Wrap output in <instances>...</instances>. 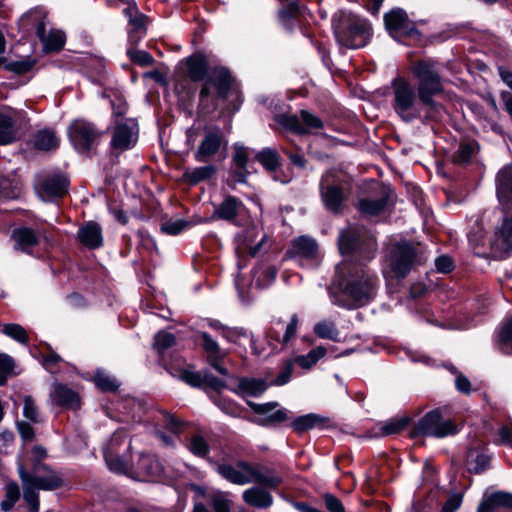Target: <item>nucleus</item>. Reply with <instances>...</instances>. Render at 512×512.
Instances as JSON below:
<instances>
[{"mask_svg": "<svg viewBox=\"0 0 512 512\" xmlns=\"http://www.w3.org/2000/svg\"><path fill=\"white\" fill-rule=\"evenodd\" d=\"M379 279L362 262H343L336 266L332 287L346 296L352 303L339 299L331 293L332 303L351 309L369 303L377 293Z\"/></svg>", "mask_w": 512, "mask_h": 512, "instance_id": "f257e3e1", "label": "nucleus"}, {"mask_svg": "<svg viewBox=\"0 0 512 512\" xmlns=\"http://www.w3.org/2000/svg\"><path fill=\"white\" fill-rule=\"evenodd\" d=\"M216 471L225 480L239 486L255 483L276 488L282 483V478L273 469L258 462L239 460L235 464L221 463Z\"/></svg>", "mask_w": 512, "mask_h": 512, "instance_id": "f03ea898", "label": "nucleus"}, {"mask_svg": "<svg viewBox=\"0 0 512 512\" xmlns=\"http://www.w3.org/2000/svg\"><path fill=\"white\" fill-rule=\"evenodd\" d=\"M411 72L417 79V93L428 112H439L441 107L433 97L443 91L441 68L437 61L427 58L414 62Z\"/></svg>", "mask_w": 512, "mask_h": 512, "instance_id": "7ed1b4c3", "label": "nucleus"}, {"mask_svg": "<svg viewBox=\"0 0 512 512\" xmlns=\"http://www.w3.org/2000/svg\"><path fill=\"white\" fill-rule=\"evenodd\" d=\"M20 24L26 31L35 30L45 52H56L63 48L66 40L65 34L58 29H47L49 21L47 11L43 7L29 10L20 18Z\"/></svg>", "mask_w": 512, "mask_h": 512, "instance_id": "20e7f679", "label": "nucleus"}, {"mask_svg": "<svg viewBox=\"0 0 512 512\" xmlns=\"http://www.w3.org/2000/svg\"><path fill=\"white\" fill-rule=\"evenodd\" d=\"M392 108L395 113L404 121L412 122L419 118L424 105L414 87L403 78H396L392 81ZM428 114H430L427 111Z\"/></svg>", "mask_w": 512, "mask_h": 512, "instance_id": "39448f33", "label": "nucleus"}, {"mask_svg": "<svg viewBox=\"0 0 512 512\" xmlns=\"http://www.w3.org/2000/svg\"><path fill=\"white\" fill-rule=\"evenodd\" d=\"M338 245L343 255L355 253L363 261L373 259L377 250V243L373 234L358 226H351L341 231Z\"/></svg>", "mask_w": 512, "mask_h": 512, "instance_id": "423d86ee", "label": "nucleus"}, {"mask_svg": "<svg viewBox=\"0 0 512 512\" xmlns=\"http://www.w3.org/2000/svg\"><path fill=\"white\" fill-rule=\"evenodd\" d=\"M334 34L339 45L359 49L370 41L372 29L366 19L352 15L334 27Z\"/></svg>", "mask_w": 512, "mask_h": 512, "instance_id": "0eeeda50", "label": "nucleus"}, {"mask_svg": "<svg viewBox=\"0 0 512 512\" xmlns=\"http://www.w3.org/2000/svg\"><path fill=\"white\" fill-rule=\"evenodd\" d=\"M18 473L23 489L26 485L35 493H38L39 490L52 491L63 485L61 476L41 462H36L30 472L26 471L22 464H19Z\"/></svg>", "mask_w": 512, "mask_h": 512, "instance_id": "6e6552de", "label": "nucleus"}, {"mask_svg": "<svg viewBox=\"0 0 512 512\" xmlns=\"http://www.w3.org/2000/svg\"><path fill=\"white\" fill-rule=\"evenodd\" d=\"M127 434L122 431H116L107 445L103 449L104 459L108 468L118 474H132L134 463L129 461L122 453L121 446L125 444L123 451H128L131 447L130 441L126 443Z\"/></svg>", "mask_w": 512, "mask_h": 512, "instance_id": "1a4fd4ad", "label": "nucleus"}, {"mask_svg": "<svg viewBox=\"0 0 512 512\" xmlns=\"http://www.w3.org/2000/svg\"><path fill=\"white\" fill-rule=\"evenodd\" d=\"M69 139L81 154H89L100 143L103 132L84 119L73 121L68 129Z\"/></svg>", "mask_w": 512, "mask_h": 512, "instance_id": "9d476101", "label": "nucleus"}, {"mask_svg": "<svg viewBox=\"0 0 512 512\" xmlns=\"http://www.w3.org/2000/svg\"><path fill=\"white\" fill-rule=\"evenodd\" d=\"M416 257L414 247L408 242H400L390 246L386 256L387 268L396 278H405L412 269Z\"/></svg>", "mask_w": 512, "mask_h": 512, "instance_id": "9b49d317", "label": "nucleus"}, {"mask_svg": "<svg viewBox=\"0 0 512 512\" xmlns=\"http://www.w3.org/2000/svg\"><path fill=\"white\" fill-rule=\"evenodd\" d=\"M29 124V118L24 110L9 106L0 108V145L15 142L19 137V130Z\"/></svg>", "mask_w": 512, "mask_h": 512, "instance_id": "f8f14e48", "label": "nucleus"}, {"mask_svg": "<svg viewBox=\"0 0 512 512\" xmlns=\"http://www.w3.org/2000/svg\"><path fill=\"white\" fill-rule=\"evenodd\" d=\"M289 254L291 259L306 269H315L322 261L316 240L305 235L293 240Z\"/></svg>", "mask_w": 512, "mask_h": 512, "instance_id": "ddd939ff", "label": "nucleus"}, {"mask_svg": "<svg viewBox=\"0 0 512 512\" xmlns=\"http://www.w3.org/2000/svg\"><path fill=\"white\" fill-rule=\"evenodd\" d=\"M139 135L138 123L133 118L115 119L111 130L110 146L116 151L132 149Z\"/></svg>", "mask_w": 512, "mask_h": 512, "instance_id": "4468645a", "label": "nucleus"}, {"mask_svg": "<svg viewBox=\"0 0 512 512\" xmlns=\"http://www.w3.org/2000/svg\"><path fill=\"white\" fill-rule=\"evenodd\" d=\"M227 144L228 141L220 127H205L203 139L194 153V159L197 162H207L225 151Z\"/></svg>", "mask_w": 512, "mask_h": 512, "instance_id": "2eb2a0df", "label": "nucleus"}, {"mask_svg": "<svg viewBox=\"0 0 512 512\" xmlns=\"http://www.w3.org/2000/svg\"><path fill=\"white\" fill-rule=\"evenodd\" d=\"M275 121L285 129L296 134H308L320 130L324 127L322 120L315 114L306 110H301L300 115L279 114Z\"/></svg>", "mask_w": 512, "mask_h": 512, "instance_id": "dca6fc26", "label": "nucleus"}, {"mask_svg": "<svg viewBox=\"0 0 512 512\" xmlns=\"http://www.w3.org/2000/svg\"><path fill=\"white\" fill-rule=\"evenodd\" d=\"M385 27L390 36L399 42L406 38H416L419 32L407 13L401 8H394L384 15Z\"/></svg>", "mask_w": 512, "mask_h": 512, "instance_id": "f3484780", "label": "nucleus"}, {"mask_svg": "<svg viewBox=\"0 0 512 512\" xmlns=\"http://www.w3.org/2000/svg\"><path fill=\"white\" fill-rule=\"evenodd\" d=\"M416 431L424 436L441 438L454 434L456 427L450 420H443L441 412L435 409L426 413L418 421Z\"/></svg>", "mask_w": 512, "mask_h": 512, "instance_id": "a211bd4d", "label": "nucleus"}, {"mask_svg": "<svg viewBox=\"0 0 512 512\" xmlns=\"http://www.w3.org/2000/svg\"><path fill=\"white\" fill-rule=\"evenodd\" d=\"M394 193L389 188H381L376 196L361 198L358 201V211L363 218L373 219L384 214L393 201Z\"/></svg>", "mask_w": 512, "mask_h": 512, "instance_id": "6ab92c4d", "label": "nucleus"}, {"mask_svg": "<svg viewBox=\"0 0 512 512\" xmlns=\"http://www.w3.org/2000/svg\"><path fill=\"white\" fill-rule=\"evenodd\" d=\"M491 248L499 258H506L512 252V215L503 218L491 241Z\"/></svg>", "mask_w": 512, "mask_h": 512, "instance_id": "aec40b11", "label": "nucleus"}, {"mask_svg": "<svg viewBox=\"0 0 512 512\" xmlns=\"http://www.w3.org/2000/svg\"><path fill=\"white\" fill-rule=\"evenodd\" d=\"M69 187V180L62 173L47 174L39 179L37 184L38 193L47 199L64 196Z\"/></svg>", "mask_w": 512, "mask_h": 512, "instance_id": "412c9836", "label": "nucleus"}, {"mask_svg": "<svg viewBox=\"0 0 512 512\" xmlns=\"http://www.w3.org/2000/svg\"><path fill=\"white\" fill-rule=\"evenodd\" d=\"M170 373L174 377H178L180 380L184 381L185 383L193 387L207 386L217 392L221 391L225 387V382L223 380L209 373H206L203 376H201L199 373L184 368H180L175 371L171 369Z\"/></svg>", "mask_w": 512, "mask_h": 512, "instance_id": "4be33fe9", "label": "nucleus"}, {"mask_svg": "<svg viewBox=\"0 0 512 512\" xmlns=\"http://www.w3.org/2000/svg\"><path fill=\"white\" fill-rule=\"evenodd\" d=\"M320 194L322 202L328 211L332 213L340 211L344 200L343 191L340 186L328 182V175H323L320 180Z\"/></svg>", "mask_w": 512, "mask_h": 512, "instance_id": "5701e85b", "label": "nucleus"}, {"mask_svg": "<svg viewBox=\"0 0 512 512\" xmlns=\"http://www.w3.org/2000/svg\"><path fill=\"white\" fill-rule=\"evenodd\" d=\"M249 153L248 149L236 143L234 145V153L232 156L231 176L235 183H245L248 175Z\"/></svg>", "mask_w": 512, "mask_h": 512, "instance_id": "b1692460", "label": "nucleus"}, {"mask_svg": "<svg viewBox=\"0 0 512 512\" xmlns=\"http://www.w3.org/2000/svg\"><path fill=\"white\" fill-rule=\"evenodd\" d=\"M11 238L17 250L31 254L39 244L40 234L32 228L19 227L12 231Z\"/></svg>", "mask_w": 512, "mask_h": 512, "instance_id": "393cba45", "label": "nucleus"}, {"mask_svg": "<svg viewBox=\"0 0 512 512\" xmlns=\"http://www.w3.org/2000/svg\"><path fill=\"white\" fill-rule=\"evenodd\" d=\"M77 238L88 249H97L103 245L102 228L95 221L83 224L77 232Z\"/></svg>", "mask_w": 512, "mask_h": 512, "instance_id": "a878e982", "label": "nucleus"}, {"mask_svg": "<svg viewBox=\"0 0 512 512\" xmlns=\"http://www.w3.org/2000/svg\"><path fill=\"white\" fill-rule=\"evenodd\" d=\"M249 405L252 407L256 414L263 415V418L259 421L261 425H275L287 419L286 409H278L270 413L274 408L278 406L277 402H269L264 404L249 403Z\"/></svg>", "mask_w": 512, "mask_h": 512, "instance_id": "bb28decb", "label": "nucleus"}, {"mask_svg": "<svg viewBox=\"0 0 512 512\" xmlns=\"http://www.w3.org/2000/svg\"><path fill=\"white\" fill-rule=\"evenodd\" d=\"M265 486H252L242 493L243 501L257 509H267L273 505V496Z\"/></svg>", "mask_w": 512, "mask_h": 512, "instance_id": "cd10ccee", "label": "nucleus"}, {"mask_svg": "<svg viewBox=\"0 0 512 512\" xmlns=\"http://www.w3.org/2000/svg\"><path fill=\"white\" fill-rule=\"evenodd\" d=\"M50 399L53 404L65 408H76L79 406V397L69 387L56 383L52 386Z\"/></svg>", "mask_w": 512, "mask_h": 512, "instance_id": "c85d7f7f", "label": "nucleus"}, {"mask_svg": "<svg viewBox=\"0 0 512 512\" xmlns=\"http://www.w3.org/2000/svg\"><path fill=\"white\" fill-rule=\"evenodd\" d=\"M496 193L501 202H512V163L498 171L496 176Z\"/></svg>", "mask_w": 512, "mask_h": 512, "instance_id": "c756f323", "label": "nucleus"}, {"mask_svg": "<svg viewBox=\"0 0 512 512\" xmlns=\"http://www.w3.org/2000/svg\"><path fill=\"white\" fill-rule=\"evenodd\" d=\"M232 77L230 72L224 67H215L211 71L209 83H211L217 90L219 98H227L231 89Z\"/></svg>", "mask_w": 512, "mask_h": 512, "instance_id": "7c9ffc66", "label": "nucleus"}, {"mask_svg": "<svg viewBox=\"0 0 512 512\" xmlns=\"http://www.w3.org/2000/svg\"><path fill=\"white\" fill-rule=\"evenodd\" d=\"M160 472L161 467L158 460L149 453H141L132 470V473H136L139 477L143 478L156 476Z\"/></svg>", "mask_w": 512, "mask_h": 512, "instance_id": "2f4dec72", "label": "nucleus"}, {"mask_svg": "<svg viewBox=\"0 0 512 512\" xmlns=\"http://www.w3.org/2000/svg\"><path fill=\"white\" fill-rule=\"evenodd\" d=\"M242 203L234 196L226 197L212 214L213 219L233 221L236 219Z\"/></svg>", "mask_w": 512, "mask_h": 512, "instance_id": "473e14b6", "label": "nucleus"}, {"mask_svg": "<svg viewBox=\"0 0 512 512\" xmlns=\"http://www.w3.org/2000/svg\"><path fill=\"white\" fill-rule=\"evenodd\" d=\"M32 142L37 150L51 151L58 148L60 140L54 130L46 128L36 132Z\"/></svg>", "mask_w": 512, "mask_h": 512, "instance_id": "72a5a7b5", "label": "nucleus"}, {"mask_svg": "<svg viewBox=\"0 0 512 512\" xmlns=\"http://www.w3.org/2000/svg\"><path fill=\"white\" fill-rule=\"evenodd\" d=\"M267 389V384L262 379L242 378L239 380L235 392L243 397H259Z\"/></svg>", "mask_w": 512, "mask_h": 512, "instance_id": "f704fd0d", "label": "nucleus"}, {"mask_svg": "<svg viewBox=\"0 0 512 512\" xmlns=\"http://www.w3.org/2000/svg\"><path fill=\"white\" fill-rule=\"evenodd\" d=\"M189 78L198 82L207 75V62L203 55H192L185 60Z\"/></svg>", "mask_w": 512, "mask_h": 512, "instance_id": "c9c22d12", "label": "nucleus"}, {"mask_svg": "<svg viewBox=\"0 0 512 512\" xmlns=\"http://www.w3.org/2000/svg\"><path fill=\"white\" fill-rule=\"evenodd\" d=\"M490 463V456L483 448H470L467 452V465L473 473H482Z\"/></svg>", "mask_w": 512, "mask_h": 512, "instance_id": "e433bc0d", "label": "nucleus"}, {"mask_svg": "<svg viewBox=\"0 0 512 512\" xmlns=\"http://www.w3.org/2000/svg\"><path fill=\"white\" fill-rule=\"evenodd\" d=\"M325 420L318 414L309 413L295 418L291 422V427L296 433L301 434L315 427L323 426Z\"/></svg>", "mask_w": 512, "mask_h": 512, "instance_id": "4c0bfd02", "label": "nucleus"}, {"mask_svg": "<svg viewBox=\"0 0 512 512\" xmlns=\"http://www.w3.org/2000/svg\"><path fill=\"white\" fill-rule=\"evenodd\" d=\"M495 343L501 353L512 355V316L500 326Z\"/></svg>", "mask_w": 512, "mask_h": 512, "instance_id": "58836bf2", "label": "nucleus"}, {"mask_svg": "<svg viewBox=\"0 0 512 512\" xmlns=\"http://www.w3.org/2000/svg\"><path fill=\"white\" fill-rule=\"evenodd\" d=\"M299 324V318L297 314H293L290 317L289 322L285 325L284 333L281 336L279 331L276 329H271L268 332V337L276 340L282 346L288 345L291 340L295 337Z\"/></svg>", "mask_w": 512, "mask_h": 512, "instance_id": "ea45409f", "label": "nucleus"}, {"mask_svg": "<svg viewBox=\"0 0 512 512\" xmlns=\"http://www.w3.org/2000/svg\"><path fill=\"white\" fill-rule=\"evenodd\" d=\"M255 159L270 173L276 174L277 169L280 165V156L277 150L272 148H264L255 155ZM273 178L277 180V176L273 175Z\"/></svg>", "mask_w": 512, "mask_h": 512, "instance_id": "a19ab883", "label": "nucleus"}, {"mask_svg": "<svg viewBox=\"0 0 512 512\" xmlns=\"http://www.w3.org/2000/svg\"><path fill=\"white\" fill-rule=\"evenodd\" d=\"M478 150V143L474 140L462 141L452 155L455 164H467Z\"/></svg>", "mask_w": 512, "mask_h": 512, "instance_id": "79ce46f5", "label": "nucleus"}, {"mask_svg": "<svg viewBox=\"0 0 512 512\" xmlns=\"http://www.w3.org/2000/svg\"><path fill=\"white\" fill-rule=\"evenodd\" d=\"M216 173V167L205 165L194 168H187L184 172V178L190 184H197L201 181L211 178Z\"/></svg>", "mask_w": 512, "mask_h": 512, "instance_id": "37998d69", "label": "nucleus"}, {"mask_svg": "<svg viewBox=\"0 0 512 512\" xmlns=\"http://www.w3.org/2000/svg\"><path fill=\"white\" fill-rule=\"evenodd\" d=\"M314 334L321 339L339 341V330L332 320L324 319L314 325Z\"/></svg>", "mask_w": 512, "mask_h": 512, "instance_id": "c03bdc74", "label": "nucleus"}, {"mask_svg": "<svg viewBox=\"0 0 512 512\" xmlns=\"http://www.w3.org/2000/svg\"><path fill=\"white\" fill-rule=\"evenodd\" d=\"M326 348L324 346H317L310 350L306 355H300L292 359L294 364L297 363L303 369H310L313 367L322 357L326 355Z\"/></svg>", "mask_w": 512, "mask_h": 512, "instance_id": "a18cd8bd", "label": "nucleus"}, {"mask_svg": "<svg viewBox=\"0 0 512 512\" xmlns=\"http://www.w3.org/2000/svg\"><path fill=\"white\" fill-rule=\"evenodd\" d=\"M0 331L20 344H28L29 336L24 327L16 323L1 324Z\"/></svg>", "mask_w": 512, "mask_h": 512, "instance_id": "49530a36", "label": "nucleus"}, {"mask_svg": "<svg viewBox=\"0 0 512 512\" xmlns=\"http://www.w3.org/2000/svg\"><path fill=\"white\" fill-rule=\"evenodd\" d=\"M123 12L128 18L129 24L133 27V31L142 34L141 30L144 28L146 16L138 10L134 3L129 4Z\"/></svg>", "mask_w": 512, "mask_h": 512, "instance_id": "de8ad7c7", "label": "nucleus"}, {"mask_svg": "<svg viewBox=\"0 0 512 512\" xmlns=\"http://www.w3.org/2000/svg\"><path fill=\"white\" fill-rule=\"evenodd\" d=\"M302 7L296 2L289 3L286 7L279 11V20L281 24L291 30L294 26V18L300 14Z\"/></svg>", "mask_w": 512, "mask_h": 512, "instance_id": "09e8293b", "label": "nucleus"}, {"mask_svg": "<svg viewBox=\"0 0 512 512\" xmlns=\"http://www.w3.org/2000/svg\"><path fill=\"white\" fill-rule=\"evenodd\" d=\"M20 498L19 485L16 482H9L6 485L5 499L0 502L1 510L10 511Z\"/></svg>", "mask_w": 512, "mask_h": 512, "instance_id": "8fccbe9b", "label": "nucleus"}, {"mask_svg": "<svg viewBox=\"0 0 512 512\" xmlns=\"http://www.w3.org/2000/svg\"><path fill=\"white\" fill-rule=\"evenodd\" d=\"M189 451L198 457L205 458L210 452V447L203 436L193 435L187 445Z\"/></svg>", "mask_w": 512, "mask_h": 512, "instance_id": "3c124183", "label": "nucleus"}, {"mask_svg": "<svg viewBox=\"0 0 512 512\" xmlns=\"http://www.w3.org/2000/svg\"><path fill=\"white\" fill-rule=\"evenodd\" d=\"M211 506L214 512H230L232 500L226 492H216L211 496Z\"/></svg>", "mask_w": 512, "mask_h": 512, "instance_id": "603ef678", "label": "nucleus"}, {"mask_svg": "<svg viewBox=\"0 0 512 512\" xmlns=\"http://www.w3.org/2000/svg\"><path fill=\"white\" fill-rule=\"evenodd\" d=\"M176 344V338L172 333L160 331L154 337V347L159 354Z\"/></svg>", "mask_w": 512, "mask_h": 512, "instance_id": "864d4df0", "label": "nucleus"}, {"mask_svg": "<svg viewBox=\"0 0 512 512\" xmlns=\"http://www.w3.org/2000/svg\"><path fill=\"white\" fill-rule=\"evenodd\" d=\"M409 423V418L400 417L391 419L381 424L380 430L383 435H392L401 432Z\"/></svg>", "mask_w": 512, "mask_h": 512, "instance_id": "5fc2aeb1", "label": "nucleus"}, {"mask_svg": "<svg viewBox=\"0 0 512 512\" xmlns=\"http://www.w3.org/2000/svg\"><path fill=\"white\" fill-rule=\"evenodd\" d=\"M197 335L202 340V347L208 354V358H217L223 354L218 343L207 332L200 331Z\"/></svg>", "mask_w": 512, "mask_h": 512, "instance_id": "6e6d98bb", "label": "nucleus"}, {"mask_svg": "<svg viewBox=\"0 0 512 512\" xmlns=\"http://www.w3.org/2000/svg\"><path fill=\"white\" fill-rule=\"evenodd\" d=\"M95 384L102 391H115L119 384L115 378L106 374L102 370H97L94 376Z\"/></svg>", "mask_w": 512, "mask_h": 512, "instance_id": "4d7b16f0", "label": "nucleus"}, {"mask_svg": "<svg viewBox=\"0 0 512 512\" xmlns=\"http://www.w3.org/2000/svg\"><path fill=\"white\" fill-rule=\"evenodd\" d=\"M293 370H294V361L292 359H287L283 364L282 371L271 382V385L283 386V385L287 384L291 380Z\"/></svg>", "mask_w": 512, "mask_h": 512, "instance_id": "13d9d810", "label": "nucleus"}, {"mask_svg": "<svg viewBox=\"0 0 512 512\" xmlns=\"http://www.w3.org/2000/svg\"><path fill=\"white\" fill-rule=\"evenodd\" d=\"M188 226L189 223L183 219H170L161 224V231L168 235H178Z\"/></svg>", "mask_w": 512, "mask_h": 512, "instance_id": "bf43d9fd", "label": "nucleus"}, {"mask_svg": "<svg viewBox=\"0 0 512 512\" xmlns=\"http://www.w3.org/2000/svg\"><path fill=\"white\" fill-rule=\"evenodd\" d=\"M127 54L132 62L142 67L149 66L154 62V58L144 50L129 49Z\"/></svg>", "mask_w": 512, "mask_h": 512, "instance_id": "052dcab7", "label": "nucleus"}, {"mask_svg": "<svg viewBox=\"0 0 512 512\" xmlns=\"http://www.w3.org/2000/svg\"><path fill=\"white\" fill-rule=\"evenodd\" d=\"M23 415L28 420L37 423L39 422V412L35 405L33 398L29 395L24 397L23 400Z\"/></svg>", "mask_w": 512, "mask_h": 512, "instance_id": "680f3d73", "label": "nucleus"}, {"mask_svg": "<svg viewBox=\"0 0 512 512\" xmlns=\"http://www.w3.org/2000/svg\"><path fill=\"white\" fill-rule=\"evenodd\" d=\"M13 367L14 361L12 357L7 354H0V386L5 384Z\"/></svg>", "mask_w": 512, "mask_h": 512, "instance_id": "e2e57ef3", "label": "nucleus"}, {"mask_svg": "<svg viewBox=\"0 0 512 512\" xmlns=\"http://www.w3.org/2000/svg\"><path fill=\"white\" fill-rule=\"evenodd\" d=\"M111 106L114 120L124 116L128 109V104L122 95H115L114 99L111 100Z\"/></svg>", "mask_w": 512, "mask_h": 512, "instance_id": "0e129e2a", "label": "nucleus"}, {"mask_svg": "<svg viewBox=\"0 0 512 512\" xmlns=\"http://www.w3.org/2000/svg\"><path fill=\"white\" fill-rule=\"evenodd\" d=\"M23 497L30 508V512H39V493H35L32 488L25 485L23 489Z\"/></svg>", "mask_w": 512, "mask_h": 512, "instance_id": "69168bd1", "label": "nucleus"}, {"mask_svg": "<svg viewBox=\"0 0 512 512\" xmlns=\"http://www.w3.org/2000/svg\"><path fill=\"white\" fill-rule=\"evenodd\" d=\"M222 336L229 342H237L240 338H249L248 332L243 328H223Z\"/></svg>", "mask_w": 512, "mask_h": 512, "instance_id": "338daca9", "label": "nucleus"}, {"mask_svg": "<svg viewBox=\"0 0 512 512\" xmlns=\"http://www.w3.org/2000/svg\"><path fill=\"white\" fill-rule=\"evenodd\" d=\"M491 502L495 504V506H503L512 508V494L506 492H495L490 496Z\"/></svg>", "mask_w": 512, "mask_h": 512, "instance_id": "774afa93", "label": "nucleus"}]
</instances>
